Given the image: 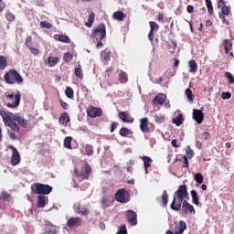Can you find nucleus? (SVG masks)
I'll return each mask as SVG.
<instances>
[{"label": "nucleus", "mask_w": 234, "mask_h": 234, "mask_svg": "<svg viewBox=\"0 0 234 234\" xmlns=\"http://www.w3.org/2000/svg\"><path fill=\"white\" fill-rule=\"evenodd\" d=\"M185 199L189 200V192H187L186 185H181L174 195L171 209L174 211H180V209H182V202H184Z\"/></svg>", "instance_id": "obj_1"}, {"label": "nucleus", "mask_w": 234, "mask_h": 234, "mask_svg": "<svg viewBox=\"0 0 234 234\" xmlns=\"http://www.w3.org/2000/svg\"><path fill=\"white\" fill-rule=\"evenodd\" d=\"M4 80L7 85H14V83H17L18 85L23 84V77L17 70L10 69L9 71L5 72L4 75Z\"/></svg>", "instance_id": "obj_2"}, {"label": "nucleus", "mask_w": 234, "mask_h": 234, "mask_svg": "<svg viewBox=\"0 0 234 234\" xmlns=\"http://www.w3.org/2000/svg\"><path fill=\"white\" fill-rule=\"evenodd\" d=\"M0 116L3 118V122L6 127H10V129L16 131V133H19V124L14 122V117L10 116V114L6 112V111L0 110Z\"/></svg>", "instance_id": "obj_3"}, {"label": "nucleus", "mask_w": 234, "mask_h": 234, "mask_svg": "<svg viewBox=\"0 0 234 234\" xmlns=\"http://www.w3.org/2000/svg\"><path fill=\"white\" fill-rule=\"evenodd\" d=\"M31 191L35 195H50L52 193V186L41 183H35L31 186Z\"/></svg>", "instance_id": "obj_4"}, {"label": "nucleus", "mask_w": 234, "mask_h": 234, "mask_svg": "<svg viewBox=\"0 0 234 234\" xmlns=\"http://www.w3.org/2000/svg\"><path fill=\"white\" fill-rule=\"evenodd\" d=\"M74 173L77 178H80L81 180H89V176H90V174L92 173V167H90V165H89V163H86L80 168V172H78V168H75Z\"/></svg>", "instance_id": "obj_5"}, {"label": "nucleus", "mask_w": 234, "mask_h": 234, "mask_svg": "<svg viewBox=\"0 0 234 234\" xmlns=\"http://www.w3.org/2000/svg\"><path fill=\"white\" fill-rule=\"evenodd\" d=\"M93 37H95L96 41L100 39L101 41L104 37H107V29L105 27V24H100L92 32Z\"/></svg>", "instance_id": "obj_6"}, {"label": "nucleus", "mask_w": 234, "mask_h": 234, "mask_svg": "<svg viewBox=\"0 0 234 234\" xmlns=\"http://www.w3.org/2000/svg\"><path fill=\"white\" fill-rule=\"evenodd\" d=\"M5 98L7 100H14L15 98V101L13 102H8L6 104L7 107H9L10 109H16V107H19V103H21V91H16V94H8L5 96Z\"/></svg>", "instance_id": "obj_7"}, {"label": "nucleus", "mask_w": 234, "mask_h": 234, "mask_svg": "<svg viewBox=\"0 0 234 234\" xmlns=\"http://www.w3.org/2000/svg\"><path fill=\"white\" fill-rule=\"evenodd\" d=\"M115 200L117 202H120L121 204H127V202H129L130 200L127 197V190H125L124 188L119 189L115 193Z\"/></svg>", "instance_id": "obj_8"}, {"label": "nucleus", "mask_w": 234, "mask_h": 234, "mask_svg": "<svg viewBox=\"0 0 234 234\" xmlns=\"http://www.w3.org/2000/svg\"><path fill=\"white\" fill-rule=\"evenodd\" d=\"M86 112L90 118H100L103 114L101 108H96L92 105L88 106Z\"/></svg>", "instance_id": "obj_9"}, {"label": "nucleus", "mask_w": 234, "mask_h": 234, "mask_svg": "<svg viewBox=\"0 0 234 234\" xmlns=\"http://www.w3.org/2000/svg\"><path fill=\"white\" fill-rule=\"evenodd\" d=\"M8 149H11L13 151L11 156V165L16 166L19 165V163L21 162V155L19 154V151H17V149L15 148L14 145H9Z\"/></svg>", "instance_id": "obj_10"}, {"label": "nucleus", "mask_w": 234, "mask_h": 234, "mask_svg": "<svg viewBox=\"0 0 234 234\" xmlns=\"http://www.w3.org/2000/svg\"><path fill=\"white\" fill-rule=\"evenodd\" d=\"M11 200L12 197H10V194L3 192L0 196V209H6Z\"/></svg>", "instance_id": "obj_11"}, {"label": "nucleus", "mask_w": 234, "mask_h": 234, "mask_svg": "<svg viewBox=\"0 0 234 234\" xmlns=\"http://www.w3.org/2000/svg\"><path fill=\"white\" fill-rule=\"evenodd\" d=\"M126 218L127 222H129L131 226H136V224H138V215L136 212H134V210H127Z\"/></svg>", "instance_id": "obj_12"}, {"label": "nucleus", "mask_w": 234, "mask_h": 234, "mask_svg": "<svg viewBox=\"0 0 234 234\" xmlns=\"http://www.w3.org/2000/svg\"><path fill=\"white\" fill-rule=\"evenodd\" d=\"M119 120L123 122V123H133L134 118L127 112H121L118 114Z\"/></svg>", "instance_id": "obj_13"}, {"label": "nucleus", "mask_w": 234, "mask_h": 234, "mask_svg": "<svg viewBox=\"0 0 234 234\" xmlns=\"http://www.w3.org/2000/svg\"><path fill=\"white\" fill-rule=\"evenodd\" d=\"M182 204V211L183 213H185V215H187L189 213H193V215H195V213H197V211L195 210V207H193V205H190L187 200H184Z\"/></svg>", "instance_id": "obj_14"}, {"label": "nucleus", "mask_w": 234, "mask_h": 234, "mask_svg": "<svg viewBox=\"0 0 234 234\" xmlns=\"http://www.w3.org/2000/svg\"><path fill=\"white\" fill-rule=\"evenodd\" d=\"M187 229V225L186 224V221L180 220L179 223H176L175 226V234H184V231Z\"/></svg>", "instance_id": "obj_15"}, {"label": "nucleus", "mask_w": 234, "mask_h": 234, "mask_svg": "<svg viewBox=\"0 0 234 234\" xmlns=\"http://www.w3.org/2000/svg\"><path fill=\"white\" fill-rule=\"evenodd\" d=\"M193 120H195L198 125L204 122V112H202V110H193Z\"/></svg>", "instance_id": "obj_16"}, {"label": "nucleus", "mask_w": 234, "mask_h": 234, "mask_svg": "<svg viewBox=\"0 0 234 234\" xmlns=\"http://www.w3.org/2000/svg\"><path fill=\"white\" fill-rule=\"evenodd\" d=\"M13 121L17 122L21 127H27L28 125V121H27L25 117L21 116L19 113L13 115Z\"/></svg>", "instance_id": "obj_17"}, {"label": "nucleus", "mask_w": 234, "mask_h": 234, "mask_svg": "<svg viewBox=\"0 0 234 234\" xmlns=\"http://www.w3.org/2000/svg\"><path fill=\"white\" fill-rule=\"evenodd\" d=\"M58 122L60 125H63V127H67V125L70 123V117L69 116V112H65L61 113Z\"/></svg>", "instance_id": "obj_18"}, {"label": "nucleus", "mask_w": 234, "mask_h": 234, "mask_svg": "<svg viewBox=\"0 0 234 234\" xmlns=\"http://www.w3.org/2000/svg\"><path fill=\"white\" fill-rule=\"evenodd\" d=\"M67 226H69V228L81 226V218H70L67 222Z\"/></svg>", "instance_id": "obj_19"}, {"label": "nucleus", "mask_w": 234, "mask_h": 234, "mask_svg": "<svg viewBox=\"0 0 234 234\" xmlns=\"http://www.w3.org/2000/svg\"><path fill=\"white\" fill-rule=\"evenodd\" d=\"M101 58L105 65L111 61V50L104 49L101 52Z\"/></svg>", "instance_id": "obj_20"}, {"label": "nucleus", "mask_w": 234, "mask_h": 234, "mask_svg": "<svg viewBox=\"0 0 234 234\" xmlns=\"http://www.w3.org/2000/svg\"><path fill=\"white\" fill-rule=\"evenodd\" d=\"M165 94L161 93L157 96H155L153 100L154 105H164V102L165 101Z\"/></svg>", "instance_id": "obj_21"}, {"label": "nucleus", "mask_w": 234, "mask_h": 234, "mask_svg": "<svg viewBox=\"0 0 234 234\" xmlns=\"http://www.w3.org/2000/svg\"><path fill=\"white\" fill-rule=\"evenodd\" d=\"M189 72L191 74H197L198 72V63L195 61V59H191L188 61Z\"/></svg>", "instance_id": "obj_22"}, {"label": "nucleus", "mask_w": 234, "mask_h": 234, "mask_svg": "<svg viewBox=\"0 0 234 234\" xmlns=\"http://www.w3.org/2000/svg\"><path fill=\"white\" fill-rule=\"evenodd\" d=\"M140 129L143 133H149V120L147 118L141 119Z\"/></svg>", "instance_id": "obj_23"}, {"label": "nucleus", "mask_w": 234, "mask_h": 234, "mask_svg": "<svg viewBox=\"0 0 234 234\" xmlns=\"http://www.w3.org/2000/svg\"><path fill=\"white\" fill-rule=\"evenodd\" d=\"M222 47L225 50V54H229L231 48H233V43L229 39H224L222 42Z\"/></svg>", "instance_id": "obj_24"}, {"label": "nucleus", "mask_w": 234, "mask_h": 234, "mask_svg": "<svg viewBox=\"0 0 234 234\" xmlns=\"http://www.w3.org/2000/svg\"><path fill=\"white\" fill-rule=\"evenodd\" d=\"M142 160L144 162L145 175H147L149 173L147 169H149V167L151 166V164H153V159H151V157L149 156H143Z\"/></svg>", "instance_id": "obj_25"}, {"label": "nucleus", "mask_w": 234, "mask_h": 234, "mask_svg": "<svg viewBox=\"0 0 234 234\" xmlns=\"http://www.w3.org/2000/svg\"><path fill=\"white\" fill-rule=\"evenodd\" d=\"M54 39L60 41V43H70V38L65 35L56 34L54 35Z\"/></svg>", "instance_id": "obj_26"}, {"label": "nucleus", "mask_w": 234, "mask_h": 234, "mask_svg": "<svg viewBox=\"0 0 234 234\" xmlns=\"http://www.w3.org/2000/svg\"><path fill=\"white\" fill-rule=\"evenodd\" d=\"M47 200H48V197H47L46 196H37V207H45V206H47Z\"/></svg>", "instance_id": "obj_27"}, {"label": "nucleus", "mask_w": 234, "mask_h": 234, "mask_svg": "<svg viewBox=\"0 0 234 234\" xmlns=\"http://www.w3.org/2000/svg\"><path fill=\"white\" fill-rule=\"evenodd\" d=\"M190 195L192 197V204H195V206H200V201L198 199V193H197V190H191Z\"/></svg>", "instance_id": "obj_28"}, {"label": "nucleus", "mask_w": 234, "mask_h": 234, "mask_svg": "<svg viewBox=\"0 0 234 234\" xmlns=\"http://www.w3.org/2000/svg\"><path fill=\"white\" fill-rule=\"evenodd\" d=\"M59 63V58L58 57H48V67H56Z\"/></svg>", "instance_id": "obj_29"}, {"label": "nucleus", "mask_w": 234, "mask_h": 234, "mask_svg": "<svg viewBox=\"0 0 234 234\" xmlns=\"http://www.w3.org/2000/svg\"><path fill=\"white\" fill-rule=\"evenodd\" d=\"M119 81L120 83H127V81H129V77L125 71L121 70L119 73Z\"/></svg>", "instance_id": "obj_30"}, {"label": "nucleus", "mask_w": 234, "mask_h": 234, "mask_svg": "<svg viewBox=\"0 0 234 234\" xmlns=\"http://www.w3.org/2000/svg\"><path fill=\"white\" fill-rule=\"evenodd\" d=\"M120 136L127 137L129 134H133V131L128 128L122 127L119 131Z\"/></svg>", "instance_id": "obj_31"}, {"label": "nucleus", "mask_w": 234, "mask_h": 234, "mask_svg": "<svg viewBox=\"0 0 234 234\" xmlns=\"http://www.w3.org/2000/svg\"><path fill=\"white\" fill-rule=\"evenodd\" d=\"M75 76L80 80H83V69H81V65L80 64L75 68Z\"/></svg>", "instance_id": "obj_32"}, {"label": "nucleus", "mask_w": 234, "mask_h": 234, "mask_svg": "<svg viewBox=\"0 0 234 234\" xmlns=\"http://www.w3.org/2000/svg\"><path fill=\"white\" fill-rule=\"evenodd\" d=\"M8 67V62L6 61V57L0 56V70H5Z\"/></svg>", "instance_id": "obj_33"}, {"label": "nucleus", "mask_w": 234, "mask_h": 234, "mask_svg": "<svg viewBox=\"0 0 234 234\" xmlns=\"http://www.w3.org/2000/svg\"><path fill=\"white\" fill-rule=\"evenodd\" d=\"M74 58V54L70 53V52H66L64 53V56H63V61L65 63H70V61H72Z\"/></svg>", "instance_id": "obj_34"}, {"label": "nucleus", "mask_w": 234, "mask_h": 234, "mask_svg": "<svg viewBox=\"0 0 234 234\" xmlns=\"http://www.w3.org/2000/svg\"><path fill=\"white\" fill-rule=\"evenodd\" d=\"M123 17H125V14H123V11H116L113 13V18L117 19L118 21H122Z\"/></svg>", "instance_id": "obj_35"}, {"label": "nucleus", "mask_w": 234, "mask_h": 234, "mask_svg": "<svg viewBox=\"0 0 234 234\" xmlns=\"http://www.w3.org/2000/svg\"><path fill=\"white\" fill-rule=\"evenodd\" d=\"M149 26H150L151 32H158V30H160V26L156 24V22L154 21H150Z\"/></svg>", "instance_id": "obj_36"}, {"label": "nucleus", "mask_w": 234, "mask_h": 234, "mask_svg": "<svg viewBox=\"0 0 234 234\" xmlns=\"http://www.w3.org/2000/svg\"><path fill=\"white\" fill-rule=\"evenodd\" d=\"M64 147L66 149H72V137L68 136L64 139Z\"/></svg>", "instance_id": "obj_37"}, {"label": "nucleus", "mask_w": 234, "mask_h": 234, "mask_svg": "<svg viewBox=\"0 0 234 234\" xmlns=\"http://www.w3.org/2000/svg\"><path fill=\"white\" fill-rule=\"evenodd\" d=\"M96 17V15L94 14V12H91L88 17V22L85 24L86 27H92V23H94V19Z\"/></svg>", "instance_id": "obj_38"}, {"label": "nucleus", "mask_w": 234, "mask_h": 234, "mask_svg": "<svg viewBox=\"0 0 234 234\" xmlns=\"http://www.w3.org/2000/svg\"><path fill=\"white\" fill-rule=\"evenodd\" d=\"M194 180H196L197 184H204V176L201 173H196L194 175Z\"/></svg>", "instance_id": "obj_39"}, {"label": "nucleus", "mask_w": 234, "mask_h": 234, "mask_svg": "<svg viewBox=\"0 0 234 234\" xmlns=\"http://www.w3.org/2000/svg\"><path fill=\"white\" fill-rule=\"evenodd\" d=\"M173 122L176 123L177 127H180V124L184 123V116H182V114H179L177 117L173 119Z\"/></svg>", "instance_id": "obj_40"}, {"label": "nucleus", "mask_w": 234, "mask_h": 234, "mask_svg": "<svg viewBox=\"0 0 234 234\" xmlns=\"http://www.w3.org/2000/svg\"><path fill=\"white\" fill-rule=\"evenodd\" d=\"M85 151L87 156H92L94 154V148L92 147V144H86Z\"/></svg>", "instance_id": "obj_41"}, {"label": "nucleus", "mask_w": 234, "mask_h": 234, "mask_svg": "<svg viewBox=\"0 0 234 234\" xmlns=\"http://www.w3.org/2000/svg\"><path fill=\"white\" fill-rule=\"evenodd\" d=\"M168 198H169V194H167V191L164 190L162 195V203L164 207H167Z\"/></svg>", "instance_id": "obj_42"}, {"label": "nucleus", "mask_w": 234, "mask_h": 234, "mask_svg": "<svg viewBox=\"0 0 234 234\" xmlns=\"http://www.w3.org/2000/svg\"><path fill=\"white\" fill-rule=\"evenodd\" d=\"M65 94L67 98H69V100H72V98H74V90H72L71 87H67L65 90Z\"/></svg>", "instance_id": "obj_43"}, {"label": "nucleus", "mask_w": 234, "mask_h": 234, "mask_svg": "<svg viewBox=\"0 0 234 234\" xmlns=\"http://www.w3.org/2000/svg\"><path fill=\"white\" fill-rule=\"evenodd\" d=\"M205 2H206V6L208 10V14L210 16H213V13H214V11H213V3L211 2V0H205Z\"/></svg>", "instance_id": "obj_44"}, {"label": "nucleus", "mask_w": 234, "mask_h": 234, "mask_svg": "<svg viewBox=\"0 0 234 234\" xmlns=\"http://www.w3.org/2000/svg\"><path fill=\"white\" fill-rule=\"evenodd\" d=\"M5 19H7V21H9L10 23H13V21H16V15H14V13L7 11L5 13Z\"/></svg>", "instance_id": "obj_45"}, {"label": "nucleus", "mask_w": 234, "mask_h": 234, "mask_svg": "<svg viewBox=\"0 0 234 234\" xmlns=\"http://www.w3.org/2000/svg\"><path fill=\"white\" fill-rule=\"evenodd\" d=\"M77 213H79V215L87 216L90 213V210L87 207H80L77 209Z\"/></svg>", "instance_id": "obj_46"}, {"label": "nucleus", "mask_w": 234, "mask_h": 234, "mask_svg": "<svg viewBox=\"0 0 234 234\" xmlns=\"http://www.w3.org/2000/svg\"><path fill=\"white\" fill-rule=\"evenodd\" d=\"M230 13H231V7L228 5L221 7L222 16H229Z\"/></svg>", "instance_id": "obj_47"}, {"label": "nucleus", "mask_w": 234, "mask_h": 234, "mask_svg": "<svg viewBox=\"0 0 234 234\" xmlns=\"http://www.w3.org/2000/svg\"><path fill=\"white\" fill-rule=\"evenodd\" d=\"M186 96L189 100V101H193L195 96L193 95V90L191 89L187 88L186 90Z\"/></svg>", "instance_id": "obj_48"}, {"label": "nucleus", "mask_w": 234, "mask_h": 234, "mask_svg": "<svg viewBox=\"0 0 234 234\" xmlns=\"http://www.w3.org/2000/svg\"><path fill=\"white\" fill-rule=\"evenodd\" d=\"M225 78H228L229 83L233 84L234 83V77L233 74H231L229 71L225 72Z\"/></svg>", "instance_id": "obj_49"}, {"label": "nucleus", "mask_w": 234, "mask_h": 234, "mask_svg": "<svg viewBox=\"0 0 234 234\" xmlns=\"http://www.w3.org/2000/svg\"><path fill=\"white\" fill-rule=\"evenodd\" d=\"M40 27H41V28L50 29V28H52V24L49 23V22H47V21H41L40 22Z\"/></svg>", "instance_id": "obj_50"}, {"label": "nucleus", "mask_w": 234, "mask_h": 234, "mask_svg": "<svg viewBox=\"0 0 234 234\" xmlns=\"http://www.w3.org/2000/svg\"><path fill=\"white\" fill-rule=\"evenodd\" d=\"M218 17H219V19H221L223 25H227V27H229V25H230L229 20H226V16H224V15H222V13L218 14Z\"/></svg>", "instance_id": "obj_51"}, {"label": "nucleus", "mask_w": 234, "mask_h": 234, "mask_svg": "<svg viewBox=\"0 0 234 234\" xmlns=\"http://www.w3.org/2000/svg\"><path fill=\"white\" fill-rule=\"evenodd\" d=\"M8 135L9 137L11 138V140H17V133H19V132H12V131H8Z\"/></svg>", "instance_id": "obj_52"}, {"label": "nucleus", "mask_w": 234, "mask_h": 234, "mask_svg": "<svg viewBox=\"0 0 234 234\" xmlns=\"http://www.w3.org/2000/svg\"><path fill=\"white\" fill-rule=\"evenodd\" d=\"M31 43H32V36L27 37L26 41H25V45H26L27 48H30Z\"/></svg>", "instance_id": "obj_53"}, {"label": "nucleus", "mask_w": 234, "mask_h": 234, "mask_svg": "<svg viewBox=\"0 0 234 234\" xmlns=\"http://www.w3.org/2000/svg\"><path fill=\"white\" fill-rule=\"evenodd\" d=\"M28 50H30L31 54H33V56H39V49L36 48H32L29 47L27 48Z\"/></svg>", "instance_id": "obj_54"}, {"label": "nucleus", "mask_w": 234, "mask_h": 234, "mask_svg": "<svg viewBox=\"0 0 234 234\" xmlns=\"http://www.w3.org/2000/svg\"><path fill=\"white\" fill-rule=\"evenodd\" d=\"M201 138L203 140H209L211 138V133L209 132H204L201 133Z\"/></svg>", "instance_id": "obj_55"}, {"label": "nucleus", "mask_w": 234, "mask_h": 234, "mask_svg": "<svg viewBox=\"0 0 234 234\" xmlns=\"http://www.w3.org/2000/svg\"><path fill=\"white\" fill-rule=\"evenodd\" d=\"M182 167H189V160H187V156L184 155L183 156V165Z\"/></svg>", "instance_id": "obj_56"}, {"label": "nucleus", "mask_w": 234, "mask_h": 234, "mask_svg": "<svg viewBox=\"0 0 234 234\" xmlns=\"http://www.w3.org/2000/svg\"><path fill=\"white\" fill-rule=\"evenodd\" d=\"M117 234H127V227L125 225L121 226Z\"/></svg>", "instance_id": "obj_57"}, {"label": "nucleus", "mask_w": 234, "mask_h": 234, "mask_svg": "<svg viewBox=\"0 0 234 234\" xmlns=\"http://www.w3.org/2000/svg\"><path fill=\"white\" fill-rule=\"evenodd\" d=\"M222 100H229V98H231V92L229 91H226L223 92L221 95Z\"/></svg>", "instance_id": "obj_58"}, {"label": "nucleus", "mask_w": 234, "mask_h": 234, "mask_svg": "<svg viewBox=\"0 0 234 234\" xmlns=\"http://www.w3.org/2000/svg\"><path fill=\"white\" fill-rule=\"evenodd\" d=\"M155 122L157 123H164V122H165V116H155Z\"/></svg>", "instance_id": "obj_59"}, {"label": "nucleus", "mask_w": 234, "mask_h": 234, "mask_svg": "<svg viewBox=\"0 0 234 234\" xmlns=\"http://www.w3.org/2000/svg\"><path fill=\"white\" fill-rule=\"evenodd\" d=\"M59 103H60V106L62 107V109H64V111H68L69 103L63 101V100H59Z\"/></svg>", "instance_id": "obj_60"}, {"label": "nucleus", "mask_w": 234, "mask_h": 234, "mask_svg": "<svg viewBox=\"0 0 234 234\" xmlns=\"http://www.w3.org/2000/svg\"><path fill=\"white\" fill-rule=\"evenodd\" d=\"M120 124L116 122H112L111 133H114Z\"/></svg>", "instance_id": "obj_61"}, {"label": "nucleus", "mask_w": 234, "mask_h": 234, "mask_svg": "<svg viewBox=\"0 0 234 234\" xmlns=\"http://www.w3.org/2000/svg\"><path fill=\"white\" fill-rule=\"evenodd\" d=\"M165 17V16H164L163 13H159V14L157 15V21H159V23H164Z\"/></svg>", "instance_id": "obj_62"}, {"label": "nucleus", "mask_w": 234, "mask_h": 234, "mask_svg": "<svg viewBox=\"0 0 234 234\" xmlns=\"http://www.w3.org/2000/svg\"><path fill=\"white\" fill-rule=\"evenodd\" d=\"M227 3L224 0H218V8L226 6Z\"/></svg>", "instance_id": "obj_63"}, {"label": "nucleus", "mask_w": 234, "mask_h": 234, "mask_svg": "<svg viewBox=\"0 0 234 234\" xmlns=\"http://www.w3.org/2000/svg\"><path fill=\"white\" fill-rule=\"evenodd\" d=\"M58 231L56 229H49L48 231H46V234H56Z\"/></svg>", "instance_id": "obj_64"}]
</instances>
